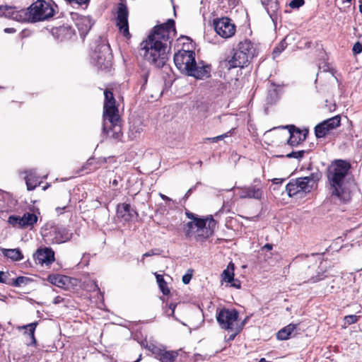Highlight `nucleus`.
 Returning a JSON list of instances; mask_svg holds the SVG:
<instances>
[{
  "mask_svg": "<svg viewBox=\"0 0 362 362\" xmlns=\"http://www.w3.org/2000/svg\"><path fill=\"white\" fill-rule=\"evenodd\" d=\"M175 33V21L173 19L155 26L147 40L141 43V55L155 66L163 67L168 60Z\"/></svg>",
  "mask_w": 362,
  "mask_h": 362,
  "instance_id": "obj_1",
  "label": "nucleus"
},
{
  "mask_svg": "<svg viewBox=\"0 0 362 362\" xmlns=\"http://www.w3.org/2000/svg\"><path fill=\"white\" fill-rule=\"evenodd\" d=\"M104 95L102 134L119 141L122 137V132L119 111L115 105L116 101L111 90L106 89L104 91Z\"/></svg>",
  "mask_w": 362,
  "mask_h": 362,
  "instance_id": "obj_2",
  "label": "nucleus"
},
{
  "mask_svg": "<svg viewBox=\"0 0 362 362\" xmlns=\"http://www.w3.org/2000/svg\"><path fill=\"white\" fill-rule=\"evenodd\" d=\"M186 215L189 218L192 219L185 226L186 237H194L196 241L202 243L213 235L216 223L212 216L200 218L189 211H187Z\"/></svg>",
  "mask_w": 362,
  "mask_h": 362,
  "instance_id": "obj_3",
  "label": "nucleus"
},
{
  "mask_svg": "<svg viewBox=\"0 0 362 362\" xmlns=\"http://www.w3.org/2000/svg\"><path fill=\"white\" fill-rule=\"evenodd\" d=\"M350 164L343 160H336L327 168V179L330 185L332 194L342 199L345 178L348 175Z\"/></svg>",
  "mask_w": 362,
  "mask_h": 362,
  "instance_id": "obj_4",
  "label": "nucleus"
},
{
  "mask_svg": "<svg viewBox=\"0 0 362 362\" xmlns=\"http://www.w3.org/2000/svg\"><path fill=\"white\" fill-rule=\"evenodd\" d=\"M57 5L52 1L37 0L25 9L28 23L43 21L55 13Z\"/></svg>",
  "mask_w": 362,
  "mask_h": 362,
  "instance_id": "obj_5",
  "label": "nucleus"
},
{
  "mask_svg": "<svg viewBox=\"0 0 362 362\" xmlns=\"http://www.w3.org/2000/svg\"><path fill=\"white\" fill-rule=\"evenodd\" d=\"M92 63L98 69L109 71L112 64L110 45L101 39L96 41V46L91 55Z\"/></svg>",
  "mask_w": 362,
  "mask_h": 362,
  "instance_id": "obj_6",
  "label": "nucleus"
},
{
  "mask_svg": "<svg viewBox=\"0 0 362 362\" xmlns=\"http://www.w3.org/2000/svg\"><path fill=\"white\" fill-rule=\"evenodd\" d=\"M173 60L176 67L187 75L195 62V52L189 50H180L174 54Z\"/></svg>",
  "mask_w": 362,
  "mask_h": 362,
  "instance_id": "obj_7",
  "label": "nucleus"
},
{
  "mask_svg": "<svg viewBox=\"0 0 362 362\" xmlns=\"http://www.w3.org/2000/svg\"><path fill=\"white\" fill-rule=\"evenodd\" d=\"M238 313L235 309L221 310L216 316L217 322L221 328L227 330L234 329V322L238 320Z\"/></svg>",
  "mask_w": 362,
  "mask_h": 362,
  "instance_id": "obj_8",
  "label": "nucleus"
},
{
  "mask_svg": "<svg viewBox=\"0 0 362 362\" xmlns=\"http://www.w3.org/2000/svg\"><path fill=\"white\" fill-rule=\"evenodd\" d=\"M51 243L61 244L69 241L72 238V233L63 226L53 227L50 231L44 235Z\"/></svg>",
  "mask_w": 362,
  "mask_h": 362,
  "instance_id": "obj_9",
  "label": "nucleus"
},
{
  "mask_svg": "<svg viewBox=\"0 0 362 362\" xmlns=\"http://www.w3.org/2000/svg\"><path fill=\"white\" fill-rule=\"evenodd\" d=\"M322 178V173L316 170L310 175L295 179L301 192H310L317 187L318 181Z\"/></svg>",
  "mask_w": 362,
  "mask_h": 362,
  "instance_id": "obj_10",
  "label": "nucleus"
},
{
  "mask_svg": "<svg viewBox=\"0 0 362 362\" xmlns=\"http://www.w3.org/2000/svg\"><path fill=\"white\" fill-rule=\"evenodd\" d=\"M129 11L126 4L123 2L118 4L116 18V25L119 32L125 37L130 35L128 24Z\"/></svg>",
  "mask_w": 362,
  "mask_h": 362,
  "instance_id": "obj_11",
  "label": "nucleus"
},
{
  "mask_svg": "<svg viewBox=\"0 0 362 362\" xmlns=\"http://www.w3.org/2000/svg\"><path fill=\"white\" fill-rule=\"evenodd\" d=\"M214 26L216 33L223 38L232 37L235 32V26L226 17L214 20Z\"/></svg>",
  "mask_w": 362,
  "mask_h": 362,
  "instance_id": "obj_12",
  "label": "nucleus"
},
{
  "mask_svg": "<svg viewBox=\"0 0 362 362\" xmlns=\"http://www.w3.org/2000/svg\"><path fill=\"white\" fill-rule=\"evenodd\" d=\"M341 117L336 115L318 124L315 128L317 138H324L330 130L334 129L340 125Z\"/></svg>",
  "mask_w": 362,
  "mask_h": 362,
  "instance_id": "obj_13",
  "label": "nucleus"
},
{
  "mask_svg": "<svg viewBox=\"0 0 362 362\" xmlns=\"http://www.w3.org/2000/svg\"><path fill=\"white\" fill-rule=\"evenodd\" d=\"M248 60L247 57L237 49H233L223 62L226 68L231 69L233 68H243L247 66Z\"/></svg>",
  "mask_w": 362,
  "mask_h": 362,
  "instance_id": "obj_14",
  "label": "nucleus"
},
{
  "mask_svg": "<svg viewBox=\"0 0 362 362\" xmlns=\"http://www.w3.org/2000/svg\"><path fill=\"white\" fill-rule=\"evenodd\" d=\"M239 190V197L240 199H254L261 200L264 192L261 185L252 184L248 186L237 187Z\"/></svg>",
  "mask_w": 362,
  "mask_h": 362,
  "instance_id": "obj_15",
  "label": "nucleus"
},
{
  "mask_svg": "<svg viewBox=\"0 0 362 362\" xmlns=\"http://www.w3.org/2000/svg\"><path fill=\"white\" fill-rule=\"evenodd\" d=\"M211 71L210 65L204 64L202 61L199 62L195 61L187 75L194 77L197 79L203 80L211 76Z\"/></svg>",
  "mask_w": 362,
  "mask_h": 362,
  "instance_id": "obj_16",
  "label": "nucleus"
},
{
  "mask_svg": "<svg viewBox=\"0 0 362 362\" xmlns=\"http://www.w3.org/2000/svg\"><path fill=\"white\" fill-rule=\"evenodd\" d=\"M0 11L2 15L8 18L25 23L27 22V14L25 9L17 10L16 7L8 6H0Z\"/></svg>",
  "mask_w": 362,
  "mask_h": 362,
  "instance_id": "obj_17",
  "label": "nucleus"
},
{
  "mask_svg": "<svg viewBox=\"0 0 362 362\" xmlns=\"http://www.w3.org/2000/svg\"><path fill=\"white\" fill-rule=\"evenodd\" d=\"M33 257L36 264L48 266L54 261V252L48 247L38 249L33 255Z\"/></svg>",
  "mask_w": 362,
  "mask_h": 362,
  "instance_id": "obj_18",
  "label": "nucleus"
},
{
  "mask_svg": "<svg viewBox=\"0 0 362 362\" xmlns=\"http://www.w3.org/2000/svg\"><path fill=\"white\" fill-rule=\"evenodd\" d=\"M286 128L288 129L290 137L288 140V144L291 146H296L306 139L308 133L307 130L301 131L300 129L296 128L294 125L286 126Z\"/></svg>",
  "mask_w": 362,
  "mask_h": 362,
  "instance_id": "obj_19",
  "label": "nucleus"
},
{
  "mask_svg": "<svg viewBox=\"0 0 362 362\" xmlns=\"http://www.w3.org/2000/svg\"><path fill=\"white\" fill-rule=\"evenodd\" d=\"M117 215L124 221H130L138 216V214L129 204L122 203L117 205Z\"/></svg>",
  "mask_w": 362,
  "mask_h": 362,
  "instance_id": "obj_20",
  "label": "nucleus"
},
{
  "mask_svg": "<svg viewBox=\"0 0 362 362\" xmlns=\"http://www.w3.org/2000/svg\"><path fill=\"white\" fill-rule=\"evenodd\" d=\"M93 23H94L90 16H80L76 18V26L77 27L82 38H84L88 34Z\"/></svg>",
  "mask_w": 362,
  "mask_h": 362,
  "instance_id": "obj_21",
  "label": "nucleus"
},
{
  "mask_svg": "<svg viewBox=\"0 0 362 362\" xmlns=\"http://www.w3.org/2000/svg\"><path fill=\"white\" fill-rule=\"evenodd\" d=\"M52 34L61 41L70 40L75 34L74 30L69 25H62L52 30Z\"/></svg>",
  "mask_w": 362,
  "mask_h": 362,
  "instance_id": "obj_22",
  "label": "nucleus"
},
{
  "mask_svg": "<svg viewBox=\"0 0 362 362\" xmlns=\"http://www.w3.org/2000/svg\"><path fill=\"white\" fill-rule=\"evenodd\" d=\"M26 175L25 176V180L28 190H33L40 184L39 177L37 176L35 170H29L25 172Z\"/></svg>",
  "mask_w": 362,
  "mask_h": 362,
  "instance_id": "obj_23",
  "label": "nucleus"
},
{
  "mask_svg": "<svg viewBox=\"0 0 362 362\" xmlns=\"http://www.w3.org/2000/svg\"><path fill=\"white\" fill-rule=\"evenodd\" d=\"M47 281L59 288H65L69 285V278L67 276L60 274H49Z\"/></svg>",
  "mask_w": 362,
  "mask_h": 362,
  "instance_id": "obj_24",
  "label": "nucleus"
},
{
  "mask_svg": "<svg viewBox=\"0 0 362 362\" xmlns=\"http://www.w3.org/2000/svg\"><path fill=\"white\" fill-rule=\"evenodd\" d=\"M242 54H244L245 57H247V59L249 60L250 57H253L255 55V49L253 47L252 43L250 40H245L243 42H240L238 48L236 49Z\"/></svg>",
  "mask_w": 362,
  "mask_h": 362,
  "instance_id": "obj_25",
  "label": "nucleus"
},
{
  "mask_svg": "<svg viewBox=\"0 0 362 362\" xmlns=\"http://www.w3.org/2000/svg\"><path fill=\"white\" fill-rule=\"evenodd\" d=\"M37 325V322H34L18 328L19 329H25L26 331L25 332V334H28L30 337L31 341L28 344L29 346H35L37 345V340L35 337V331Z\"/></svg>",
  "mask_w": 362,
  "mask_h": 362,
  "instance_id": "obj_26",
  "label": "nucleus"
},
{
  "mask_svg": "<svg viewBox=\"0 0 362 362\" xmlns=\"http://www.w3.org/2000/svg\"><path fill=\"white\" fill-rule=\"evenodd\" d=\"M262 4L272 18L276 16V13L280 8L279 0H269Z\"/></svg>",
  "mask_w": 362,
  "mask_h": 362,
  "instance_id": "obj_27",
  "label": "nucleus"
},
{
  "mask_svg": "<svg viewBox=\"0 0 362 362\" xmlns=\"http://www.w3.org/2000/svg\"><path fill=\"white\" fill-rule=\"evenodd\" d=\"M21 218V228H25L28 227H33L35 223L37 221V216L33 214L30 212H26L23 214Z\"/></svg>",
  "mask_w": 362,
  "mask_h": 362,
  "instance_id": "obj_28",
  "label": "nucleus"
},
{
  "mask_svg": "<svg viewBox=\"0 0 362 362\" xmlns=\"http://www.w3.org/2000/svg\"><path fill=\"white\" fill-rule=\"evenodd\" d=\"M296 325L289 324L281 329L276 334L279 340H286L290 338L291 334L296 329Z\"/></svg>",
  "mask_w": 362,
  "mask_h": 362,
  "instance_id": "obj_29",
  "label": "nucleus"
},
{
  "mask_svg": "<svg viewBox=\"0 0 362 362\" xmlns=\"http://www.w3.org/2000/svg\"><path fill=\"white\" fill-rule=\"evenodd\" d=\"M1 251L2 254L7 258L11 259L13 261H20L23 259V255L18 248L16 249H5L1 248Z\"/></svg>",
  "mask_w": 362,
  "mask_h": 362,
  "instance_id": "obj_30",
  "label": "nucleus"
},
{
  "mask_svg": "<svg viewBox=\"0 0 362 362\" xmlns=\"http://www.w3.org/2000/svg\"><path fill=\"white\" fill-rule=\"evenodd\" d=\"M177 356V351L165 350L158 360L160 362H175Z\"/></svg>",
  "mask_w": 362,
  "mask_h": 362,
  "instance_id": "obj_31",
  "label": "nucleus"
},
{
  "mask_svg": "<svg viewBox=\"0 0 362 362\" xmlns=\"http://www.w3.org/2000/svg\"><path fill=\"white\" fill-rule=\"evenodd\" d=\"M223 280L226 282H232L234 278V264L230 262L222 273Z\"/></svg>",
  "mask_w": 362,
  "mask_h": 362,
  "instance_id": "obj_32",
  "label": "nucleus"
},
{
  "mask_svg": "<svg viewBox=\"0 0 362 362\" xmlns=\"http://www.w3.org/2000/svg\"><path fill=\"white\" fill-rule=\"evenodd\" d=\"M286 191L287 192L288 195L290 197H292L296 195L298 193H300V190L298 185V182H296V180H291L286 187Z\"/></svg>",
  "mask_w": 362,
  "mask_h": 362,
  "instance_id": "obj_33",
  "label": "nucleus"
},
{
  "mask_svg": "<svg viewBox=\"0 0 362 362\" xmlns=\"http://www.w3.org/2000/svg\"><path fill=\"white\" fill-rule=\"evenodd\" d=\"M32 280L27 276H18L16 279L11 278L9 286H14V287H21L22 286L27 285L28 283H30Z\"/></svg>",
  "mask_w": 362,
  "mask_h": 362,
  "instance_id": "obj_34",
  "label": "nucleus"
},
{
  "mask_svg": "<svg viewBox=\"0 0 362 362\" xmlns=\"http://www.w3.org/2000/svg\"><path fill=\"white\" fill-rule=\"evenodd\" d=\"M156 281L163 294L168 295L170 293V289L168 288L163 276L160 274H156Z\"/></svg>",
  "mask_w": 362,
  "mask_h": 362,
  "instance_id": "obj_35",
  "label": "nucleus"
},
{
  "mask_svg": "<svg viewBox=\"0 0 362 362\" xmlns=\"http://www.w3.org/2000/svg\"><path fill=\"white\" fill-rule=\"evenodd\" d=\"M288 38V36H286L284 40H282L280 43L274 48L273 51V57H276L279 56L287 47L286 40Z\"/></svg>",
  "mask_w": 362,
  "mask_h": 362,
  "instance_id": "obj_36",
  "label": "nucleus"
},
{
  "mask_svg": "<svg viewBox=\"0 0 362 362\" xmlns=\"http://www.w3.org/2000/svg\"><path fill=\"white\" fill-rule=\"evenodd\" d=\"M8 222L9 224L13 226H19L21 228V218L18 216H10L8 219Z\"/></svg>",
  "mask_w": 362,
  "mask_h": 362,
  "instance_id": "obj_37",
  "label": "nucleus"
},
{
  "mask_svg": "<svg viewBox=\"0 0 362 362\" xmlns=\"http://www.w3.org/2000/svg\"><path fill=\"white\" fill-rule=\"evenodd\" d=\"M149 350L155 355V358L158 360L160 358V356L163 354L165 349H163L158 346L155 345H151L149 346Z\"/></svg>",
  "mask_w": 362,
  "mask_h": 362,
  "instance_id": "obj_38",
  "label": "nucleus"
},
{
  "mask_svg": "<svg viewBox=\"0 0 362 362\" xmlns=\"http://www.w3.org/2000/svg\"><path fill=\"white\" fill-rule=\"evenodd\" d=\"M9 276H10V274L8 272H4L2 271H0V283L5 284L9 286L10 279H11Z\"/></svg>",
  "mask_w": 362,
  "mask_h": 362,
  "instance_id": "obj_39",
  "label": "nucleus"
},
{
  "mask_svg": "<svg viewBox=\"0 0 362 362\" xmlns=\"http://www.w3.org/2000/svg\"><path fill=\"white\" fill-rule=\"evenodd\" d=\"M305 151H292L288 153L286 157L288 158H294L300 159L303 157Z\"/></svg>",
  "mask_w": 362,
  "mask_h": 362,
  "instance_id": "obj_40",
  "label": "nucleus"
},
{
  "mask_svg": "<svg viewBox=\"0 0 362 362\" xmlns=\"http://www.w3.org/2000/svg\"><path fill=\"white\" fill-rule=\"evenodd\" d=\"M325 277H326V275L323 272L322 273L319 272L317 276L311 277L310 279H308V281L313 284V283H316L319 281L324 279Z\"/></svg>",
  "mask_w": 362,
  "mask_h": 362,
  "instance_id": "obj_41",
  "label": "nucleus"
},
{
  "mask_svg": "<svg viewBox=\"0 0 362 362\" xmlns=\"http://www.w3.org/2000/svg\"><path fill=\"white\" fill-rule=\"evenodd\" d=\"M304 0H292L289 3V6L292 8H298L304 4Z\"/></svg>",
  "mask_w": 362,
  "mask_h": 362,
  "instance_id": "obj_42",
  "label": "nucleus"
},
{
  "mask_svg": "<svg viewBox=\"0 0 362 362\" xmlns=\"http://www.w3.org/2000/svg\"><path fill=\"white\" fill-rule=\"evenodd\" d=\"M230 132H231V130L223 134H221V135H219V136H217L215 137H212V138H207L206 139L211 141L212 142H217V141L222 140L223 139L228 136V134H230Z\"/></svg>",
  "mask_w": 362,
  "mask_h": 362,
  "instance_id": "obj_43",
  "label": "nucleus"
},
{
  "mask_svg": "<svg viewBox=\"0 0 362 362\" xmlns=\"http://www.w3.org/2000/svg\"><path fill=\"white\" fill-rule=\"evenodd\" d=\"M354 54H358L362 52V44L360 42H356L352 48Z\"/></svg>",
  "mask_w": 362,
  "mask_h": 362,
  "instance_id": "obj_44",
  "label": "nucleus"
},
{
  "mask_svg": "<svg viewBox=\"0 0 362 362\" xmlns=\"http://www.w3.org/2000/svg\"><path fill=\"white\" fill-rule=\"evenodd\" d=\"M345 319L349 324H353L357 321L358 317L355 315H351L346 316Z\"/></svg>",
  "mask_w": 362,
  "mask_h": 362,
  "instance_id": "obj_45",
  "label": "nucleus"
},
{
  "mask_svg": "<svg viewBox=\"0 0 362 362\" xmlns=\"http://www.w3.org/2000/svg\"><path fill=\"white\" fill-rule=\"evenodd\" d=\"M192 279V274H185L183 276H182V282L184 284H187L189 283L190 280Z\"/></svg>",
  "mask_w": 362,
  "mask_h": 362,
  "instance_id": "obj_46",
  "label": "nucleus"
},
{
  "mask_svg": "<svg viewBox=\"0 0 362 362\" xmlns=\"http://www.w3.org/2000/svg\"><path fill=\"white\" fill-rule=\"evenodd\" d=\"M230 283V286L234 287L235 288H240L241 286L240 281L238 279H235L233 278V280Z\"/></svg>",
  "mask_w": 362,
  "mask_h": 362,
  "instance_id": "obj_47",
  "label": "nucleus"
},
{
  "mask_svg": "<svg viewBox=\"0 0 362 362\" xmlns=\"http://www.w3.org/2000/svg\"><path fill=\"white\" fill-rule=\"evenodd\" d=\"M248 319H249V317H248V316H247V317H245V318L242 321V322L240 323V325H239L238 327H237L235 328V329H237V332H240L243 329V327H244V326H245V325L247 323V322Z\"/></svg>",
  "mask_w": 362,
  "mask_h": 362,
  "instance_id": "obj_48",
  "label": "nucleus"
},
{
  "mask_svg": "<svg viewBox=\"0 0 362 362\" xmlns=\"http://www.w3.org/2000/svg\"><path fill=\"white\" fill-rule=\"evenodd\" d=\"M70 4H76L78 5H81L83 4L88 3L90 0H66Z\"/></svg>",
  "mask_w": 362,
  "mask_h": 362,
  "instance_id": "obj_49",
  "label": "nucleus"
},
{
  "mask_svg": "<svg viewBox=\"0 0 362 362\" xmlns=\"http://www.w3.org/2000/svg\"><path fill=\"white\" fill-rule=\"evenodd\" d=\"M175 308H176V304L170 303L169 305V309L171 311L170 314H169L170 316L174 317V313H175Z\"/></svg>",
  "mask_w": 362,
  "mask_h": 362,
  "instance_id": "obj_50",
  "label": "nucleus"
},
{
  "mask_svg": "<svg viewBox=\"0 0 362 362\" xmlns=\"http://www.w3.org/2000/svg\"><path fill=\"white\" fill-rule=\"evenodd\" d=\"M273 248V245L272 244H269V243H267L266 245H264L262 247V250L264 251V250H267V251H270L272 250Z\"/></svg>",
  "mask_w": 362,
  "mask_h": 362,
  "instance_id": "obj_51",
  "label": "nucleus"
},
{
  "mask_svg": "<svg viewBox=\"0 0 362 362\" xmlns=\"http://www.w3.org/2000/svg\"><path fill=\"white\" fill-rule=\"evenodd\" d=\"M272 181L273 184L278 185V184H281L284 181V179L274 178Z\"/></svg>",
  "mask_w": 362,
  "mask_h": 362,
  "instance_id": "obj_52",
  "label": "nucleus"
},
{
  "mask_svg": "<svg viewBox=\"0 0 362 362\" xmlns=\"http://www.w3.org/2000/svg\"><path fill=\"white\" fill-rule=\"evenodd\" d=\"M66 208V206H63V207H57L55 209L57 213L60 215V214H62L64 213V209Z\"/></svg>",
  "mask_w": 362,
  "mask_h": 362,
  "instance_id": "obj_53",
  "label": "nucleus"
},
{
  "mask_svg": "<svg viewBox=\"0 0 362 362\" xmlns=\"http://www.w3.org/2000/svg\"><path fill=\"white\" fill-rule=\"evenodd\" d=\"M195 189H196V186H194V187H191L190 189H189L187 190V192H186V194H185V197L186 198H188V197L191 195L192 192Z\"/></svg>",
  "mask_w": 362,
  "mask_h": 362,
  "instance_id": "obj_54",
  "label": "nucleus"
},
{
  "mask_svg": "<svg viewBox=\"0 0 362 362\" xmlns=\"http://www.w3.org/2000/svg\"><path fill=\"white\" fill-rule=\"evenodd\" d=\"M6 33H13L16 32V29L13 28H6L4 29Z\"/></svg>",
  "mask_w": 362,
  "mask_h": 362,
  "instance_id": "obj_55",
  "label": "nucleus"
},
{
  "mask_svg": "<svg viewBox=\"0 0 362 362\" xmlns=\"http://www.w3.org/2000/svg\"><path fill=\"white\" fill-rule=\"evenodd\" d=\"M153 255H155V253L153 252V250H151V251H149V252H147L144 253L143 255V257H150V256H152Z\"/></svg>",
  "mask_w": 362,
  "mask_h": 362,
  "instance_id": "obj_56",
  "label": "nucleus"
},
{
  "mask_svg": "<svg viewBox=\"0 0 362 362\" xmlns=\"http://www.w3.org/2000/svg\"><path fill=\"white\" fill-rule=\"evenodd\" d=\"M160 197L164 201H170V199L169 197H168L167 196H165V194H163L161 193H160Z\"/></svg>",
  "mask_w": 362,
  "mask_h": 362,
  "instance_id": "obj_57",
  "label": "nucleus"
},
{
  "mask_svg": "<svg viewBox=\"0 0 362 362\" xmlns=\"http://www.w3.org/2000/svg\"><path fill=\"white\" fill-rule=\"evenodd\" d=\"M238 333L239 332H237V329H235V332L233 334L230 335L228 339L229 340H233L234 338L235 337L236 334H238Z\"/></svg>",
  "mask_w": 362,
  "mask_h": 362,
  "instance_id": "obj_58",
  "label": "nucleus"
},
{
  "mask_svg": "<svg viewBox=\"0 0 362 362\" xmlns=\"http://www.w3.org/2000/svg\"><path fill=\"white\" fill-rule=\"evenodd\" d=\"M112 184L113 186H117L118 185V181L117 180H114L112 182Z\"/></svg>",
  "mask_w": 362,
  "mask_h": 362,
  "instance_id": "obj_59",
  "label": "nucleus"
},
{
  "mask_svg": "<svg viewBox=\"0 0 362 362\" xmlns=\"http://www.w3.org/2000/svg\"><path fill=\"white\" fill-rule=\"evenodd\" d=\"M258 362H270L267 361L264 358H262Z\"/></svg>",
  "mask_w": 362,
  "mask_h": 362,
  "instance_id": "obj_60",
  "label": "nucleus"
},
{
  "mask_svg": "<svg viewBox=\"0 0 362 362\" xmlns=\"http://www.w3.org/2000/svg\"><path fill=\"white\" fill-rule=\"evenodd\" d=\"M359 11L361 13H362V3H360V5H359Z\"/></svg>",
  "mask_w": 362,
  "mask_h": 362,
  "instance_id": "obj_61",
  "label": "nucleus"
},
{
  "mask_svg": "<svg viewBox=\"0 0 362 362\" xmlns=\"http://www.w3.org/2000/svg\"><path fill=\"white\" fill-rule=\"evenodd\" d=\"M257 182V180H255L253 184H256ZM258 183H259L258 185H261L260 181H258Z\"/></svg>",
  "mask_w": 362,
  "mask_h": 362,
  "instance_id": "obj_62",
  "label": "nucleus"
},
{
  "mask_svg": "<svg viewBox=\"0 0 362 362\" xmlns=\"http://www.w3.org/2000/svg\"><path fill=\"white\" fill-rule=\"evenodd\" d=\"M140 360H141V356H139V358L137 360H136V361H134V362H139Z\"/></svg>",
  "mask_w": 362,
  "mask_h": 362,
  "instance_id": "obj_63",
  "label": "nucleus"
},
{
  "mask_svg": "<svg viewBox=\"0 0 362 362\" xmlns=\"http://www.w3.org/2000/svg\"><path fill=\"white\" fill-rule=\"evenodd\" d=\"M347 2L350 3L352 0H346Z\"/></svg>",
  "mask_w": 362,
  "mask_h": 362,
  "instance_id": "obj_64",
  "label": "nucleus"
}]
</instances>
